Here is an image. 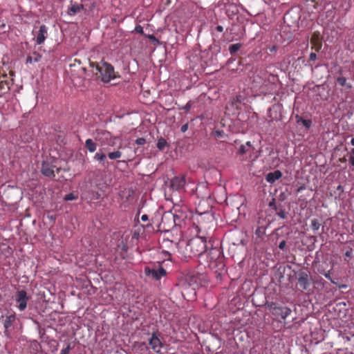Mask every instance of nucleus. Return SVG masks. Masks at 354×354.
Instances as JSON below:
<instances>
[{
	"label": "nucleus",
	"instance_id": "f257e3e1",
	"mask_svg": "<svg viewBox=\"0 0 354 354\" xmlns=\"http://www.w3.org/2000/svg\"><path fill=\"white\" fill-rule=\"evenodd\" d=\"M204 255V259H199V262L205 267L215 269L224 266L222 261L221 251L219 248H212L209 251L206 250Z\"/></svg>",
	"mask_w": 354,
	"mask_h": 354
},
{
	"label": "nucleus",
	"instance_id": "f03ea898",
	"mask_svg": "<svg viewBox=\"0 0 354 354\" xmlns=\"http://www.w3.org/2000/svg\"><path fill=\"white\" fill-rule=\"evenodd\" d=\"M186 250L190 252V256L198 257L203 259L207 250L206 239L202 236H196L189 240L186 246Z\"/></svg>",
	"mask_w": 354,
	"mask_h": 354
},
{
	"label": "nucleus",
	"instance_id": "7ed1b4c3",
	"mask_svg": "<svg viewBox=\"0 0 354 354\" xmlns=\"http://www.w3.org/2000/svg\"><path fill=\"white\" fill-rule=\"evenodd\" d=\"M92 68V72L97 75L100 74L102 81L104 82H109L115 77L114 68L108 62L102 61L100 63L91 62L90 64Z\"/></svg>",
	"mask_w": 354,
	"mask_h": 354
},
{
	"label": "nucleus",
	"instance_id": "20e7f679",
	"mask_svg": "<svg viewBox=\"0 0 354 354\" xmlns=\"http://www.w3.org/2000/svg\"><path fill=\"white\" fill-rule=\"evenodd\" d=\"M15 300L16 301V307L19 311H24L27 307V304L29 300V297L27 295V292L24 290H18L15 296Z\"/></svg>",
	"mask_w": 354,
	"mask_h": 354
},
{
	"label": "nucleus",
	"instance_id": "39448f33",
	"mask_svg": "<svg viewBox=\"0 0 354 354\" xmlns=\"http://www.w3.org/2000/svg\"><path fill=\"white\" fill-rule=\"evenodd\" d=\"M145 274L146 276L151 277L152 279L158 281L162 277L167 274V272L165 268L159 266L158 268H150L149 267H145Z\"/></svg>",
	"mask_w": 354,
	"mask_h": 354
},
{
	"label": "nucleus",
	"instance_id": "423d86ee",
	"mask_svg": "<svg viewBox=\"0 0 354 354\" xmlns=\"http://www.w3.org/2000/svg\"><path fill=\"white\" fill-rule=\"evenodd\" d=\"M93 138L95 141L98 142L101 146L109 145V140L111 138L110 132L106 130H97L93 133Z\"/></svg>",
	"mask_w": 354,
	"mask_h": 354
},
{
	"label": "nucleus",
	"instance_id": "0eeeda50",
	"mask_svg": "<svg viewBox=\"0 0 354 354\" xmlns=\"http://www.w3.org/2000/svg\"><path fill=\"white\" fill-rule=\"evenodd\" d=\"M270 309L274 315L280 317L283 319H286L292 312L291 309L288 307L277 306L274 304L270 305Z\"/></svg>",
	"mask_w": 354,
	"mask_h": 354
},
{
	"label": "nucleus",
	"instance_id": "6e6552de",
	"mask_svg": "<svg viewBox=\"0 0 354 354\" xmlns=\"http://www.w3.org/2000/svg\"><path fill=\"white\" fill-rule=\"evenodd\" d=\"M149 344L151 348L156 353H159L162 348V343L158 336L157 333L154 332L151 334L149 339Z\"/></svg>",
	"mask_w": 354,
	"mask_h": 354
},
{
	"label": "nucleus",
	"instance_id": "1a4fd4ad",
	"mask_svg": "<svg viewBox=\"0 0 354 354\" xmlns=\"http://www.w3.org/2000/svg\"><path fill=\"white\" fill-rule=\"evenodd\" d=\"M54 167L55 166L48 161H43L41 171L44 176L53 178L55 176Z\"/></svg>",
	"mask_w": 354,
	"mask_h": 354
},
{
	"label": "nucleus",
	"instance_id": "9d476101",
	"mask_svg": "<svg viewBox=\"0 0 354 354\" xmlns=\"http://www.w3.org/2000/svg\"><path fill=\"white\" fill-rule=\"evenodd\" d=\"M186 184V180L185 176H176L171 180V187L175 190H181L184 189Z\"/></svg>",
	"mask_w": 354,
	"mask_h": 354
},
{
	"label": "nucleus",
	"instance_id": "9b49d317",
	"mask_svg": "<svg viewBox=\"0 0 354 354\" xmlns=\"http://www.w3.org/2000/svg\"><path fill=\"white\" fill-rule=\"evenodd\" d=\"M180 243L179 242H174L173 241L169 240V239H164L162 240V245L165 248H169L170 249V251H167L166 252L168 253L169 255L171 254L175 253L178 250V248Z\"/></svg>",
	"mask_w": 354,
	"mask_h": 354
},
{
	"label": "nucleus",
	"instance_id": "f8f14e48",
	"mask_svg": "<svg viewBox=\"0 0 354 354\" xmlns=\"http://www.w3.org/2000/svg\"><path fill=\"white\" fill-rule=\"evenodd\" d=\"M298 283L303 290H307L310 286L308 274L305 272H301L299 274Z\"/></svg>",
	"mask_w": 354,
	"mask_h": 354
},
{
	"label": "nucleus",
	"instance_id": "ddd939ff",
	"mask_svg": "<svg viewBox=\"0 0 354 354\" xmlns=\"http://www.w3.org/2000/svg\"><path fill=\"white\" fill-rule=\"evenodd\" d=\"M47 35V28L45 25H41L39 27L37 37H36V43L37 44H41Z\"/></svg>",
	"mask_w": 354,
	"mask_h": 354
},
{
	"label": "nucleus",
	"instance_id": "4468645a",
	"mask_svg": "<svg viewBox=\"0 0 354 354\" xmlns=\"http://www.w3.org/2000/svg\"><path fill=\"white\" fill-rule=\"evenodd\" d=\"M282 176L279 170H275L273 172H270L266 176V180L268 183H273L277 180H279Z\"/></svg>",
	"mask_w": 354,
	"mask_h": 354
},
{
	"label": "nucleus",
	"instance_id": "2eb2a0df",
	"mask_svg": "<svg viewBox=\"0 0 354 354\" xmlns=\"http://www.w3.org/2000/svg\"><path fill=\"white\" fill-rule=\"evenodd\" d=\"M15 320H16V316L15 314H12L8 316H6V317L3 322V327L5 328L6 333L12 326Z\"/></svg>",
	"mask_w": 354,
	"mask_h": 354
},
{
	"label": "nucleus",
	"instance_id": "dca6fc26",
	"mask_svg": "<svg viewBox=\"0 0 354 354\" xmlns=\"http://www.w3.org/2000/svg\"><path fill=\"white\" fill-rule=\"evenodd\" d=\"M84 6V5H79L77 3L71 4V6L68 8L67 13L70 16H73L83 9Z\"/></svg>",
	"mask_w": 354,
	"mask_h": 354
},
{
	"label": "nucleus",
	"instance_id": "f3484780",
	"mask_svg": "<svg viewBox=\"0 0 354 354\" xmlns=\"http://www.w3.org/2000/svg\"><path fill=\"white\" fill-rule=\"evenodd\" d=\"M106 158L107 156L102 152V149H99V151L95 154L93 159L99 162L102 165H104L106 161Z\"/></svg>",
	"mask_w": 354,
	"mask_h": 354
},
{
	"label": "nucleus",
	"instance_id": "a211bd4d",
	"mask_svg": "<svg viewBox=\"0 0 354 354\" xmlns=\"http://www.w3.org/2000/svg\"><path fill=\"white\" fill-rule=\"evenodd\" d=\"M252 149V145L251 142L248 141L245 145H241L238 150V153L239 155L246 154L248 152L251 151Z\"/></svg>",
	"mask_w": 354,
	"mask_h": 354
},
{
	"label": "nucleus",
	"instance_id": "6ab92c4d",
	"mask_svg": "<svg viewBox=\"0 0 354 354\" xmlns=\"http://www.w3.org/2000/svg\"><path fill=\"white\" fill-rule=\"evenodd\" d=\"M85 147L90 153H93L97 149V145L91 138L86 140Z\"/></svg>",
	"mask_w": 354,
	"mask_h": 354
},
{
	"label": "nucleus",
	"instance_id": "aec40b11",
	"mask_svg": "<svg viewBox=\"0 0 354 354\" xmlns=\"http://www.w3.org/2000/svg\"><path fill=\"white\" fill-rule=\"evenodd\" d=\"M41 58V55L39 53L34 52L32 55H29L26 58L27 64H32L33 62H38L40 61Z\"/></svg>",
	"mask_w": 354,
	"mask_h": 354
},
{
	"label": "nucleus",
	"instance_id": "412c9836",
	"mask_svg": "<svg viewBox=\"0 0 354 354\" xmlns=\"http://www.w3.org/2000/svg\"><path fill=\"white\" fill-rule=\"evenodd\" d=\"M122 153L120 151L116 150V151H114L112 152H109L107 154V156L111 160H115V159L120 158L122 157Z\"/></svg>",
	"mask_w": 354,
	"mask_h": 354
},
{
	"label": "nucleus",
	"instance_id": "4be33fe9",
	"mask_svg": "<svg viewBox=\"0 0 354 354\" xmlns=\"http://www.w3.org/2000/svg\"><path fill=\"white\" fill-rule=\"evenodd\" d=\"M297 122H301L307 129H310L312 124L310 120H306L299 117H297Z\"/></svg>",
	"mask_w": 354,
	"mask_h": 354
},
{
	"label": "nucleus",
	"instance_id": "5701e85b",
	"mask_svg": "<svg viewBox=\"0 0 354 354\" xmlns=\"http://www.w3.org/2000/svg\"><path fill=\"white\" fill-rule=\"evenodd\" d=\"M241 47V44L239 43L234 44L230 46L229 51L231 55L236 53Z\"/></svg>",
	"mask_w": 354,
	"mask_h": 354
},
{
	"label": "nucleus",
	"instance_id": "b1692460",
	"mask_svg": "<svg viewBox=\"0 0 354 354\" xmlns=\"http://www.w3.org/2000/svg\"><path fill=\"white\" fill-rule=\"evenodd\" d=\"M167 145V142L165 139L160 138L157 142L156 147L159 150H163L165 147Z\"/></svg>",
	"mask_w": 354,
	"mask_h": 354
},
{
	"label": "nucleus",
	"instance_id": "393cba45",
	"mask_svg": "<svg viewBox=\"0 0 354 354\" xmlns=\"http://www.w3.org/2000/svg\"><path fill=\"white\" fill-rule=\"evenodd\" d=\"M337 82L342 86H346L348 88H351V84H347L346 83V78L344 77H339L337 79Z\"/></svg>",
	"mask_w": 354,
	"mask_h": 354
},
{
	"label": "nucleus",
	"instance_id": "a878e982",
	"mask_svg": "<svg viewBox=\"0 0 354 354\" xmlns=\"http://www.w3.org/2000/svg\"><path fill=\"white\" fill-rule=\"evenodd\" d=\"M310 227L313 231H317L320 227V223L317 219H313L311 221Z\"/></svg>",
	"mask_w": 354,
	"mask_h": 354
},
{
	"label": "nucleus",
	"instance_id": "bb28decb",
	"mask_svg": "<svg viewBox=\"0 0 354 354\" xmlns=\"http://www.w3.org/2000/svg\"><path fill=\"white\" fill-rule=\"evenodd\" d=\"M193 104H194V102L192 100H189V102H187V103L184 106H183L181 108V109H183L186 112H188L192 107Z\"/></svg>",
	"mask_w": 354,
	"mask_h": 354
},
{
	"label": "nucleus",
	"instance_id": "cd10ccee",
	"mask_svg": "<svg viewBox=\"0 0 354 354\" xmlns=\"http://www.w3.org/2000/svg\"><path fill=\"white\" fill-rule=\"evenodd\" d=\"M97 7V3L96 1L91 2L88 6V10L93 12Z\"/></svg>",
	"mask_w": 354,
	"mask_h": 354
},
{
	"label": "nucleus",
	"instance_id": "c85d7f7f",
	"mask_svg": "<svg viewBox=\"0 0 354 354\" xmlns=\"http://www.w3.org/2000/svg\"><path fill=\"white\" fill-rule=\"evenodd\" d=\"M75 199H76V196L73 193L68 194L64 197L65 201H73Z\"/></svg>",
	"mask_w": 354,
	"mask_h": 354
},
{
	"label": "nucleus",
	"instance_id": "c756f323",
	"mask_svg": "<svg viewBox=\"0 0 354 354\" xmlns=\"http://www.w3.org/2000/svg\"><path fill=\"white\" fill-rule=\"evenodd\" d=\"M71 346L70 344H68L65 348H62L60 351L59 354H69V352L71 351Z\"/></svg>",
	"mask_w": 354,
	"mask_h": 354
},
{
	"label": "nucleus",
	"instance_id": "7c9ffc66",
	"mask_svg": "<svg viewBox=\"0 0 354 354\" xmlns=\"http://www.w3.org/2000/svg\"><path fill=\"white\" fill-rule=\"evenodd\" d=\"M136 143L138 145H144L146 143V140L144 138H139L136 139Z\"/></svg>",
	"mask_w": 354,
	"mask_h": 354
},
{
	"label": "nucleus",
	"instance_id": "2f4dec72",
	"mask_svg": "<svg viewBox=\"0 0 354 354\" xmlns=\"http://www.w3.org/2000/svg\"><path fill=\"white\" fill-rule=\"evenodd\" d=\"M134 31L137 33L143 34V28L140 25H137L135 27Z\"/></svg>",
	"mask_w": 354,
	"mask_h": 354
},
{
	"label": "nucleus",
	"instance_id": "473e14b6",
	"mask_svg": "<svg viewBox=\"0 0 354 354\" xmlns=\"http://www.w3.org/2000/svg\"><path fill=\"white\" fill-rule=\"evenodd\" d=\"M278 216L281 218H286V212L284 209H281L280 210L278 213H277Z\"/></svg>",
	"mask_w": 354,
	"mask_h": 354
},
{
	"label": "nucleus",
	"instance_id": "72a5a7b5",
	"mask_svg": "<svg viewBox=\"0 0 354 354\" xmlns=\"http://www.w3.org/2000/svg\"><path fill=\"white\" fill-rule=\"evenodd\" d=\"M286 245V242L285 240L281 241L279 244V248L281 250H284Z\"/></svg>",
	"mask_w": 354,
	"mask_h": 354
},
{
	"label": "nucleus",
	"instance_id": "f704fd0d",
	"mask_svg": "<svg viewBox=\"0 0 354 354\" xmlns=\"http://www.w3.org/2000/svg\"><path fill=\"white\" fill-rule=\"evenodd\" d=\"M317 58V55L315 53H311L309 55V59L310 61H315Z\"/></svg>",
	"mask_w": 354,
	"mask_h": 354
},
{
	"label": "nucleus",
	"instance_id": "c9c22d12",
	"mask_svg": "<svg viewBox=\"0 0 354 354\" xmlns=\"http://www.w3.org/2000/svg\"><path fill=\"white\" fill-rule=\"evenodd\" d=\"M188 129V124H183L181 127H180V131L184 133L185 131H187Z\"/></svg>",
	"mask_w": 354,
	"mask_h": 354
},
{
	"label": "nucleus",
	"instance_id": "e433bc0d",
	"mask_svg": "<svg viewBox=\"0 0 354 354\" xmlns=\"http://www.w3.org/2000/svg\"><path fill=\"white\" fill-rule=\"evenodd\" d=\"M148 38H149L151 41H157L156 38V37H155V36H154V35H148Z\"/></svg>",
	"mask_w": 354,
	"mask_h": 354
},
{
	"label": "nucleus",
	"instance_id": "4c0bfd02",
	"mask_svg": "<svg viewBox=\"0 0 354 354\" xmlns=\"http://www.w3.org/2000/svg\"><path fill=\"white\" fill-rule=\"evenodd\" d=\"M349 162L352 166H354V156H349Z\"/></svg>",
	"mask_w": 354,
	"mask_h": 354
},
{
	"label": "nucleus",
	"instance_id": "58836bf2",
	"mask_svg": "<svg viewBox=\"0 0 354 354\" xmlns=\"http://www.w3.org/2000/svg\"><path fill=\"white\" fill-rule=\"evenodd\" d=\"M141 220H142V221H148V216H147V214H143V215H142V216H141Z\"/></svg>",
	"mask_w": 354,
	"mask_h": 354
},
{
	"label": "nucleus",
	"instance_id": "ea45409f",
	"mask_svg": "<svg viewBox=\"0 0 354 354\" xmlns=\"http://www.w3.org/2000/svg\"><path fill=\"white\" fill-rule=\"evenodd\" d=\"M216 29L219 32H222L223 30V28L221 26H217Z\"/></svg>",
	"mask_w": 354,
	"mask_h": 354
},
{
	"label": "nucleus",
	"instance_id": "a19ab883",
	"mask_svg": "<svg viewBox=\"0 0 354 354\" xmlns=\"http://www.w3.org/2000/svg\"><path fill=\"white\" fill-rule=\"evenodd\" d=\"M349 156H354V149H352L349 153Z\"/></svg>",
	"mask_w": 354,
	"mask_h": 354
},
{
	"label": "nucleus",
	"instance_id": "79ce46f5",
	"mask_svg": "<svg viewBox=\"0 0 354 354\" xmlns=\"http://www.w3.org/2000/svg\"><path fill=\"white\" fill-rule=\"evenodd\" d=\"M216 133L217 136L219 137V136H221L222 131H216Z\"/></svg>",
	"mask_w": 354,
	"mask_h": 354
},
{
	"label": "nucleus",
	"instance_id": "37998d69",
	"mask_svg": "<svg viewBox=\"0 0 354 354\" xmlns=\"http://www.w3.org/2000/svg\"><path fill=\"white\" fill-rule=\"evenodd\" d=\"M325 277H326V278H328V279H330V272H328V273L326 274H325Z\"/></svg>",
	"mask_w": 354,
	"mask_h": 354
},
{
	"label": "nucleus",
	"instance_id": "c03bdc74",
	"mask_svg": "<svg viewBox=\"0 0 354 354\" xmlns=\"http://www.w3.org/2000/svg\"><path fill=\"white\" fill-rule=\"evenodd\" d=\"M351 144L354 146V138H353L351 140Z\"/></svg>",
	"mask_w": 354,
	"mask_h": 354
},
{
	"label": "nucleus",
	"instance_id": "a18cd8bd",
	"mask_svg": "<svg viewBox=\"0 0 354 354\" xmlns=\"http://www.w3.org/2000/svg\"><path fill=\"white\" fill-rule=\"evenodd\" d=\"M346 255L348 257L351 256V252H346Z\"/></svg>",
	"mask_w": 354,
	"mask_h": 354
},
{
	"label": "nucleus",
	"instance_id": "49530a36",
	"mask_svg": "<svg viewBox=\"0 0 354 354\" xmlns=\"http://www.w3.org/2000/svg\"><path fill=\"white\" fill-rule=\"evenodd\" d=\"M341 188H342V186H341V185H339V186L337 187V189H341Z\"/></svg>",
	"mask_w": 354,
	"mask_h": 354
},
{
	"label": "nucleus",
	"instance_id": "de8ad7c7",
	"mask_svg": "<svg viewBox=\"0 0 354 354\" xmlns=\"http://www.w3.org/2000/svg\"><path fill=\"white\" fill-rule=\"evenodd\" d=\"M193 290H194V296H195L196 295L195 288H193Z\"/></svg>",
	"mask_w": 354,
	"mask_h": 354
},
{
	"label": "nucleus",
	"instance_id": "09e8293b",
	"mask_svg": "<svg viewBox=\"0 0 354 354\" xmlns=\"http://www.w3.org/2000/svg\"><path fill=\"white\" fill-rule=\"evenodd\" d=\"M273 205H274V203H270V204H269V205H270V207H271V206H272Z\"/></svg>",
	"mask_w": 354,
	"mask_h": 354
},
{
	"label": "nucleus",
	"instance_id": "8fccbe9b",
	"mask_svg": "<svg viewBox=\"0 0 354 354\" xmlns=\"http://www.w3.org/2000/svg\"><path fill=\"white\" fill-rule=\"evenodd\" d=\"M256 234H259V230L256 231Z\"/></svg>",
	"mask_w": 354,
	"mask_h": 354
},
{
	"label": "nucleus",
	"instance_id": "3c124183",
	"mask_svg": "<svg viewBox=\"0 0 354 354\" xmlns=\"http://www.w3.org/2000/svg\"><path fill=\"white\" fill-rule=\"evenodd\" d=\"M256 234H259V230L256 231Z\"/></svg>",
	"mask_w": 354,
	"mask_h": 354
},
{
	"label": "nucleus",
	"instance_id": "603ef678",
	"mask_svg": "<svg viewBox=\"0 0 354 354\" xmlns=\"http://www.w3.org/2000/svg\"><path fill=\"white\" fill-rule=\"evenodd\" d=\"M195 354H199V353H195Z\"/></svg>",
	"mask_w": 354,
	"mask_h": 354
}]
</instances>
